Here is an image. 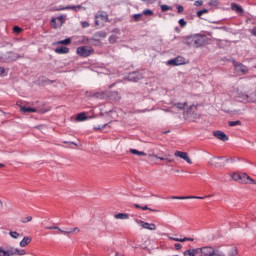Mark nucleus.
Returning <instances> with one entry per match:
<instances>
[{"instance_id": "680f3d73", "label": "nucleus", "mask_w": 256, "mask_h": 256, "mask_svg": "<svg viewBox=\"0 0 256 256\" xmlns=\"http://www.w3.org/2000/svg\"><path fill=\"white\" fill-rule=\"evenodd\" d=\"M0 209H3V202L0 200Z\"/></svg>"}, {"instance_id": "0eeeda50", "label": "nucleus", "mask_w": 256, "mask_h": 256, "mask_svg": "<svg viewBox=\"0 0 256 256\" xmlns=\"http://www.w3.org/2000/svg\"><path fill=\"white\" fill-rule=\"evenodd\" d=\"M168 65H173L174 67H177L179 65H185V59L183 58V56H177L176 58L169 60Z\"/></svg>"}, {"instance_id": "6e6552de", "label": "nucleus", "mask_w": 256, "mask_h": 256, "mask_svg": "<svg viewBox=\"0 0 256 256\" xmlns=\"http://www.w3.org/2000/svg\"><path fill=\"white\" fill-rule=\"evenodd\" d=\"M240 183H249L250 185H256V181L253 180L247 173H240Z\"/></svg>"}, {"instance_id": "39448f33", "label": "nucleus", "mask_w": 256, "mask_h": 256, "mask_svg": "<svg viewBox=\"0 0 256 256\" xmlns=\"http://www.w3.org/2000/svg\"><path fill=\"white\" fill-rule=\"evenodd\" d=\"M140 79H143V74L140 72L134 71L128 74V81L137 83V81H140Z\"/></svg>"}, {"instance_id": "603ef678", "label": "nucleus", "mask_w": 256, "mask_h": 256, "mask_svg": "<svg viewBox=\"0 0 256 256\" xmlns=\"http://www.w3.org/2000/svg\"><path fill=\"white\" fill-rule=\"evenodd\" d=\"M81 25H82L83 29H87V27H89V22L83 21V22H81Z\"/></svg>"}, {"instance_id": "864d4df0", "label": "nucleus", "mask_w": 256, "mask_h": 256, "mask_svg": "<svg viewBox=\"0 0 256 256\" xmlns=\"http://www.w3.org/2000/svg\"><path fill=\"white\" fill-rule=\"evenodd\" d=\"M106 125H107V124H103L102 126L94 127V129H95L96 131H99V130H101V129H105Z\"/></svg>"}, {"instance_id": "1a4fd4ad", "label": "nucleus", "mask_w": 256, "mask_h": 256, "mask_svg": "<svg viewBox=\"0 0 256 256\" xmlns=\"http://www.w3.org/2000/svg\"><path fill=\"white\" fill-rule=\"evenodd\" d=\"M174 155L175 157H180V159H184V161H186V163H188L189 165L193 163V161H191V158H189V154H187V152L176 151Z\"/></svg>"}, {"instance_id": "7c9ffc66", "label": "nucleus", "mask_w": 256, "mask_h": 256, "mask_svg": "<svg viewBox=\"0 0 256 256\" xmlns=\"http://www.w3.org/2000/svg\"><path fill=\"white\" fill-rule=\"evenodd\" d=\"M9 235L12 237V239H19L21 237V234H19L17 231H10Z\"/></svg>"}, {"instance_id": "5fc2aeb1", "label": "nucleus", "mask_w": 256, "mask_h": 256, "mask_svg": "<svg viewBox=\"0 0 256 256\" xmlns=\"http://www.w3.org/2000/svg\"><path fill=\"white\" fill-rule=\"evenodd\" d=\"M46 229H48V230H57V229H59V227L58 226H47Z\"/></svg>"}, {"instance_id": "a878e982", "label": "nucleus", "mask_w": 256, "mask_h": 256, "mask_svg": "<svg viewBox=\"0 0 256 256\" xmlns=\"http://www.w3.org/2000/svg\"><path fill=\"white\" fill-rule=\"evenodd\" d=\"M130 153H132V155H138L139 157H145V152L143 151H139L137 149H130Z\"/></svg>"}, {"instance_id": "393cba45", "label": "nucleus", "mask_w": 256, "mask_h": 256, "mask_svg": "<svg viewBox=\"0 0 256 256\" xmlns=\"http://www.w3.org/2000/svg\"><path fill=\"white\" fill-rule=\"evenodd\" d=\"M184 256H199L197 248L186 250Z\"/></svg>"}, {"instance_id": "79ce46f5", "label": "nucleus", "mask_w": 256, "mask_h": 256, "mask_svg": "<svg viewBox=\"0 0 256 256\" xmlns=\"http://www.w3.org/2000/svg\"><path fill=\"white\" fill-rule=\"evenodd\" d=\"M56 231H59L60 233H63V235H69V233H73V231H67V230H63L61 228L56 229Z\"/></svg>"}, {"instance_id": "6e6d98bb", "label": "nucleus", "mask_w": 256, "mask_h": 256, "mask_svg": "<svg viewBox=\"0 0 256 256\" xmlns=\"http://www.w3.org/2000/svg\"><path fill=\"white\" fill-rule=\"evenodd\" d=\"M5 75V68L0 67V77H3Z\"/></svg>"}, {"instance_id": "f8f14e48", "label": "nucleus", "mask_w": 256, "mask_h": 256, "mask_svg": "<svg viewBox=\"0 0 256 256\" xmlns=\"http://www.w3.org/2000/svg\"><path fill=\"white\" fill-rule=\"evenodd\" d=\"M214 137L220 141H229V136L225 135V132L218 130L213 132Z\"/></svg>"}, {"instance_id": "c756f323", "label": "nucleus", "mask_w": 256, "mask_h": 256, "mask_svg": "<svg viewBox=\"0 0 256 256\" xmlns=\"http://www.w3.org/2000/svg\"><path fill=\"white\" fill-rule=\"evenodd\" d=\"M71 43V38H67L65 40H60L56 43V45H70Z\"/></svg>"}, {"instance_id": "774afa93", "label": "nucleus", "mask_w": 256, "mask_h": 256, "mask_svg": "<svg viewBox=\"0 0 256 256\" xmlns=\"http://www.w3.org/2000/svg\"><path fill=\"white\" fill-rule=\"evenodd\" d=\"M241 72H242V73H245V69H242Z\"/></svg>"}, {"instance_id": "f257e3e1", "label": "nucleus", "mask_w": 256, "mask_h": 256, "mask_svg": "<svg viewBox=\"0 0 256 256\" xmlns=\"http://www.w3.org/2000/svg\"><path fill=\"white\" fill-rule=\"evenodd\" d=\"M185 45H188L189 47H195L196 49H199V47H203L205 45V36L201 34H195L193 36L186 37L184 41Z\"/></svg>"}, {"instance_id": "9b49d317", "label": "nucleus", "mask_w": 256, "mask_h": 256, "mask_svg": "<svg viewBox=\"0 0 256 256\" xmlns=\"http://www.w3.org/2000/svg\"><path fill=\"white\" fill-rule=\"evenodd\" d=\"M226 253H228V256H237L239 255V250L235 245H228L226 246Z\"/></svg>"}, {"instance_id": "13d9d810", "label": "nucleus", "mask_w": 256, "mask_h": 256, "mask_svg": "<svg viewBox=\"0 0 256 256\" xmlns=\"http://www.w3.org/2000/svg\"><path fill=\"white\" fill-rule=\"evenodd\" d=\"M251 33H252V35H254V37H256V28H253Z\"/></svg>"}, {"instance_id": "423d86ee", "label": "nucleus", "mask_w": 256, "mask_h": 256, "mask_svg": "<svg viewBox=\"0 0 256 256\" xmlns=\"http://www.w3.org/2000/svg\"><path fill=\"white\" fill-rule=\"evenodd\" d=\"M112 33H115V34H112L111 36H109L108 41L111 45H114V43H117L119 41V36L117 35H121V30L119 28H116L112 31Z\"/></svg>"}, {"instance_id": "bf43d9fd", "label": "nucleus", "mask_w": 256, "mask_h": 256, "mask_svg": "<svg viewBox=\"0 0 256 256\" xmlns=\"http://www.w3.org/2000/svg\"><path fill=\"white\" fill-rule=\"evenodd\" d=\"M175 32L176 33H181V29H179V27H175Z\"/></svg>"}, {"instance_id": "052dcab7", "label": "nucleus", "mask_w": 256, "mask_h": 256, "mask_svg": "<svg viewBox=\"0 0 256 256\" xmlns=\"http://www.w3.org/2000/svg\"><path fill=\"white\" fill-rule=\"evenodd\" d=\"M68 231H72V233H75V231H79V228H74V229H72V230H68Z\"/></svg>"}, {"instance_id": "5701e85b", "label": "nucleus", "mask_w": 256, "mask_h": 256, "mask_svg": "<svg viewBox=\"0 0 256 256\" xmlns=\"http://www.w3.org/2000/svg\"><path fill=\"white\" fill-rule=\"evenodd\" d=\"M20 111H22V113H37V109L36 108L25 107V106H22L20 108Z\"/></svg>"}, {"instance_id": "4468645a", "label": "nucleus", "mask_w": 256, "mask_h": 256, "mask_svg": "<svg viewBox=\"0 0 256 256\" xmlns=\"http://www.w3.org/2000/svg\"><path fill=\"white\" fill-rule=\"evenodd\" d=\"M140 225L143 229H148V231H155L157 229V226L153 223H147L143 220H140Z\"/></svg>"}, {"instance_id": "338daca9", "label": "nucleus", "mask_w": 256, "mask_h": 256, "mask_svg": "<svg viewBox=\"0 0 256 256\" xmlns=\"http://www.w3.org/2000/svg\"><path fill=\"white\" fill-rule=\"evenodd\" d=\"M71 145H77V144H75L74 142H69Z\"/></svg>"}, {"instance_id": "de8ad7c7", "label": "nucleus", "mask_w": 256, "mask_h": 256, "mask_svg": "<svg viewBox=\"0 0 256 256\" xmlns=\"http://www.w3.org/2000/svg\"><path fill=\"white\" fill-rule=\"evenodd\" d=\"M142 15H153V11L151 9H146L142 12Z\"/></svg>"}, {"instance_id": "37998d69", "label": "nucleus", "mask_w": 256, "mask_h": 256, "mask_svg": "<svg viewBox=\"0 0 256 256\" xmlns=\"http://www.w3.org/2000/svg\"><path fill=\"white\" fill-rule=\"evenodd\" d=\"M22 31H23V29H21V27H19V26H14V28H13V32H14V33L19 34V33H21Z\"/></svg>"}, {"instance_id": "bb28decb", "label": "nucleus", "mask_w": 256, "mask_h": 256, "mask_svg": "<svg viewBox=\"0 0 256 256\" xmlns=\"http://www.w3.org/2000/svg\"><path fill=\"white\" fill-rule=\"evenodd\" d=\"M114 218L115 219H122V220L129 219V214H127V213H118V214L114 215Z\"/></svg>"}, {"instance_id": "2eb2a0df", "label": "nucleus", "mask_w": 256, "mask_h": 256, "mask_svg": "<svg viewBox=\"0 0 256 256\" xmlns=\"http://www.w3.org/2000/svg\"><path fill=\"white\" fill-rule=\"evenodd\" d=\"M197 109V106L191 105L189 108L184 112V115L187 117H197V113H195V110Z\"/></svg>"}, {"instance_id": "4d7b16f0", "label": "nucleus", "mask_w": 256, "mask_h": 256, "mask_svg": "<svg viewBox=\"0 0 256 256\" xmlns=\"http://www.w3.org/2000/svg\"><path fill=\"white\" fill-rule=\"evenodd\" d=\"M174 247L175 249L179 250L182 249L183 245H181V243H176Z\"/></svg>"}, {"instance_id": "dca6fc26", "label": "nucleus", "mask_w": 256, "mask_h": 256, "mask_svg": "<svg viewBox=\"0 0 256 256\" xmlns=\"http://www.w3.org/2000/svg\"><path fill=\"white\" fill-rule=\"evenodd\" d=\"M57 21H60V25H61L63 23V21H65V17L63 15H61L56 18H52L51 23L55 29H57V27H59V25H57Z\"/></svg>"}, {"instance_id": "e433bc0d", "label": "nucleus", "mask_w": 256, "mask_h": 256, "mask_svg": "<svg viewBox=\"0 0 256 256\" xmlns=\"http://www.w3.org/2000/svg\"><path fill=\"white\" fill-rule=\"evenodd\" d=\"M232 179L234 181H239L240 182V180H241V173H234V174H232Z\"/></svg>"}, {"instance_id": "7ed1b4c3", "label": "nucleus", "mask_w": 256, "mask_h": 256, "mask_svg": "<svg viewBox=\"0 0 256 256\" xmlns=\"http://www.w3.org/2000/svg\"><path fill=\"white\" fill-rule=\"evenodd\" d=\"M93 51H94L93 48L89 46H80L77 48L76 53L80 57H89V55H91Z\"/></svg>"}, {"instance_id": "412c9836", "label": "nucleus", "mask_w": 256, "mask_h": 256, "mask_svg": "<svg viewBox=\"0 0 256 256\" xmlns=\"http://www.w3.org/2000/svg\"><path fill=\"white\" fill-rule=\"evenodd\" d=\"M172 107H176V109H178V111H185V107H187V102L172 103Z\"/></svg>"}, {"instance_id": "09e8293b", "label": "nucleus", "mask_w": 256, "mask_h": 256, "mask_svg": "<svg viewBox=\"0 0 256 256\" xmlns=\"http://www.w3.org/2000/svg\"><path fill=\"white\" fill-rule=\"evenodd\" d=\"M99 18L102 19V21H105V19H107V17L105 15L101 14V13H98L96 15V19H99Z\"/></svg>"}, {"instance_id": "cd10ccee", "label": "nucleus", "mask_w": 256, "mask_h": 256, "mask_svg": "<svg viewBox=\"0 0 256 256\" xmlns=\"http://www.w3.org/2000/svg\"><path fill=\"white\" fill-rule=\"evenodd\" d=\"M13 253H14V256H16V255H26L27 252L25 250H21L13 247Z\"/></svg>"}, {"instance_id": "4c0bfd02", "label": "nucleus", "mask_w": 256, "mask_h": 256, "mask_svg": "<svg viewBox=\"0 0 256 256\" xmlns=\"http://www.w3.org/2000/svg\"><path fill=\"white\" fill-rule=\"evenodd\" d=\"M143 17V13H139V14H134L133 15V19H134V21H136V22H139V21H141V18Z\"/></svg>"}, {"instance_id": "f704fd0d", "label": "nucleus", "mask_w": 256, "mask_h": 256, "mask_svg": "<svg viewBox=\"0 0 256 256\" xmlns=\"http://www.w3.org/2000/svg\"><path fill=\"white\" fill-rule=\"evenodd\" d=\"M161 11L165 13V11H171L173 7L168 6L167 4H162L161 6Z\"/></svg>"}, {"instance_id": "58836bf2", "label": "nucleus", "mask_w": 256, "mask_h": 256, "mask_svg": "<svg viewBox=\"0 0 256 256\" xmlns=\"http://www.w3.org/2000/svg\"><path fill=\"white\" fill-rule=\"evenodd\" d=\"M91 41H99V40H96L94 38L89 39L86 36L82 37V43H86L87 44V43H90Z\"/></svg>"}, {"instance_id": "4be33fe9", "label": "nucleus", "mask_w": 256, "mask_h": 256, "mask_svg": "<svg viewBox=\"0 0 256 256\" xmlns=\"http://www.w3.org/2000/svg\"><path fill=\"white\" fill-rule=\"evenodd\" d=\"M33 239L29 236H24L22 241L20 242V247H27L31 243Z\"/></svg>"}, {"instance_id": "c9c22d12", "label": "nucleus", "mask_w": 256, "mask_h": 256, "mask_svg": "<svg viewBox=\"0 0 256 256\" xmlns=\"http://www.w3.org/2000/svg\"><path fill=\"white\" fill-rule=\"evenodd\" d=\"M229 127H237V125H241V121L240 120H236V121H230L228 122Z\"/></svg>"}, {"instance_id": "ea45409f", "label": "nucleus", "mask_w": 256, "mask_h": 256, "mask_svg": "<svg viewBox=\"0 0 256 256\" xmlns=\"http://www.w3.org/2000/svg\"><path fill=\"white\" fill-rule=\"evenodd\" d=\"M208 5H210V7H218L219 6V1H217V0H210Z\"/></svg>"}, {"instance_id": "473e14b6", "label": "nucleus", "mask_w": 256, "mask_h": 256, "mask_svg": "<svg viewBox=\"0 0 256 256\" xmlns=\"http://www.w3.org/2000/svg\"><path fill=\"white\" fill-rule=\"evenodd\" d=\"M95 37H99L100 39H105V37H107V33L105 31H99L95 34Z\"/></svg>"}, {"instance_id": "aec40b11", "label": "nucleus", "mask_w": 256, "mask_h": 256, "mask_svg": "<svg viewBox=\"0 0 256 256\" xmlns=\"http://www.w3.org/2000/svg\"><path fill=\"white\" fill-rule=\"evenodd\" d=\"M206 197H201V196H172V199H180V200H184V199H205Z\"/></svg>"}, {"instance_id": "8fccbe9b", "label": "nucleus", "mask_w": 256, "mask_h": 256, "mask_svg": "<svg viewBox=\"0 0 256 256\" xmlns=\"http://www.w3.org/2000/svg\"><path fill=\"white\" fill-rule=\"evenodd\" d=\"M177 11H178V13H183V11H185V7H183V5H178Z\"/></svg>"}, {"instance_id": "69168bd1", "label": "nucleus", "mask_w": 256, "mask_h": 256, "mask_svg": "<svg viewBox=\"0 0 256 256\" xmlns=\"http://www.w3.org/2000/svg\"><path fill=\"white\" fill-rule=\"evenodd\" d=\"M163 133H164V134H167V133H169V130H167V131H164Z\"/></svg>"}, {"instance_id": "20e7f679", "label": "nucleus", "mask_w": 256, "mask_h": 256, "mask_svg": "<svg viewBox=\"0 0 256 256\" xmlns=\"http://www.w3.org/2000/svg\"><path fill=\"white\" fill-rule=\"evenodd\" d=\"M197 250H198V256H213V254L215 253V249H213V247H210V246L197 248Z\"/></svg>"}, {"instance_id": "f3484780", "label": "nucleus", "mask_w": 256, "mask_h": 256, "mask_svg": "<svg viewBox=\"0 0 256 256\" xmlns=\"http://www.w3.org/2000/svg\"><path fill=\"white\" fill-rule=\"evenodd\" d=\"M134 207H135L136 209H142V211H152L153 213H159V210L149 208V206H147V205L141 206V205H139V204H134Z\"/></svg>"}, {"instance_id": "b1692460", "label": "nucleus", "mask_w": 256, "mask_h": 256, "mask_svg": "<svg viewBox=\"0 0 256 256\" xmlns=\"http://www.w3.org/2000/svg\"><path fill=\"white\" fill-rule=\"evenodd\" d=\"M169 239L171 241H178L180 243H185V241H194L193 238H189V237H184V238H174V237H169Z\"/></svg>"}, {"instance_id": "a18cd8bd", "label": "nucleus", "mask_w": 256, "mask_h": 256, "mask_svg": "<svg viewBox=\"0 0 256 256\" xmlns=\"http://www.w3.org/2000/svg\"><path fill=\"white\" fill-rule=\"evenodd\" d=\"M93 97H95L96 99H103V93L96 92V93H94Z\"/></svg>"}, {"instance_id": "2f4dec72", "label": "nucleus", "mask_w": 256, "mask_h": 256, "mask_svg": "<svg viewBox=\"0 0 256 256\" xmlns=\"http://www.w3.org/2000/svg\"><path fill=\"white\" fill-rule=\"evenodd\" d=\"M205 13H209V9L204 8V9H202V10H199V11L196 13V15H197V17H199V19H201V17H202L203 15H205Z\"/></svg>"}, {"instance_id": "9d476101", "label": "nucleus", "mask_w": 256, "mask_h": 256, "mask_svg": "<svg viewBox=\"0 0 256 256\" xmlns=\"http://www.w3.org/2000/svg\"><path fill=\"white\" fill-rule=\"evenodd\" d=\"M77 9H81V5L77 6H66V7H54L51 9V11H77Z\"/></svg>"}, {"instance_id": "e2e57ef3", "label": "nucleus", "mask_w": 256, "mask_h": 256, "mask_svg": "<svg viewBox=\"0 0 256 256\" xmlns=\"http://www.w3.org/2000/svg\"><path fill=\"white\" fill-rule=\"evenodd\" d=\"M95 25H99V20H96V21H95Z\"/></svg>"}, {"instance_id": "c85d7f7f", "label": "nucleus", "mask_w": 256, "mask_h": 256, "mask_svg": "<svg viewBox=\"0 0 256 256\" xmlns=\"http://www.w3.org/2000/svg\"><path fill=\"white\" fill-rule=\"evenodd\" d=\"M86 119H87V115L85 114V112L78 114L76 117V121H86Z\"/></svg>"}, {"instance_id": "6ab92c4d", "label": "nucleus", "mask_w": 256, "mask_h": 256, "mask_svg": "<svg viewBox=\"0 0 256 256\" xmlns=\"http://www.w3.org/2000/svg\"><path fill=\"white\" fill-rule=\"evenodd\" d=\"M55 53L58 55H67L69 53V48L65 46H61L55 49Z\"/></svg>"}, {"instance_id": "c03bdc74", "label": "nucleus", "mask_w": 256, "mask_h": 256, "mask_svg": "<svg viewBox=\"0 0 256 256\" xmlns=\"http://www.w3.org/2000/svg\"><path fill=\"white\" fill-rule=\"evenodd\" d=\"M180 27H185L187 25V21H185V19L181 18L179 21H178Z\"/></svg>"}, {"instance_id": "a19ab883", "label": "nucleus", "mask_w": 256, "mask_h": 256, "mask_svg": "<svg viewBox=\"0 0 256 256\" xmlns=\"http://www.w3.org/2000/svg\"><path fill=\"white\" fill-rule=\"evenodd\" d=\"M30 221H33V217L27 216L21 219V223H29Z\"/></svg>"}, {"instance_id": "f03ea898", "label": "nucleus", "mask_w": 256, "mask_h": 256, "mask_svg": "<svg viewBox=\"0 0 256 256\" xmlns=\"http://www.w3.org/2000/svg\"><path fill=\"white\" fill-rule=\"evenodd\" d=\"M229 161H231L232 163V158L230 159H224L223 157H213L210 159V161L208 162V165H210L211 167H225V163H229Z\"/></svg>"}, {"instance_id": "ddd939ff", "label": "nucleus", "mask_w": 256, "mask_h": 256, "mask_svg": "<svg viewBox=\"0 0 256 256\" xmlns=\"http://www.w3.org/2000/svg\"><path fill=\"white\" fill-rule=\"evenodd\" d=\"M0 256H14L13 247L10 246L7 249L0 246Z\"/></svg>"}, {"instance_id": "a211bd4d", "label": "nucleus", "mask_w": 256, "mask_h": 256, "mask_svg": "<svg viewBox=\"0 0 256 256\" xmlns=\"http://www.w3.org/2000/svg\"><path fill=\"white\" fill-rule=\"evenodd\" d=\"M231 9L232 11H235V13H239V15H243L244 13L243 7L235 3H231Z\"/></svg>"}, {"instance_id": "3c124183", "label": "nucleus", "mask_w": 256, "mask_h": 256, "mask_svg": "<svg viewBox=\"0 0 256 256\" xmlns=\"http://www.w3.org/2000/svg\"><path fill=\"white\" fill-rule=\"evenodd\" d=\"M194 5H195L196 7H201V5H203V0H197V1H195V2H194Z\"/></svg>"}, {"instance_id": "72a5a7b5", "label": "nucleus", "mask_w": 256, "mask_h": 256, "mask_svg": "<svg viewBox=\"0 0 256 256\" xmlns=\"http://www.w3.org/2000/svg\"><path fill=\"white\" fill-rule=\"evenodd\" d=\"M238 97L239 99H241L242 101H247V99H249V95L243 93V92H240L238 93Z\"/></svg>"}, {"instance_id": "49530a36", "label": "nucleus", "mask_w": 256, "mask_h": 256, "mask_svg": "<svg viewBox=\"0 0 256 256\" xmlns=\"http://www.w3.org/2000/svg\"><path fill=\"white\" fill-rule=\"evenodd\" d=\"M150 158H154V159H159L160 161H165L166 158H163V157H158L157 155L155 154H150L149 155Z\"/></svg>"}, {"instance_id": "0e129e2a", "label": "nucleus", "mask_w": 256, "mask_h": 256, "mask_svg": "<svg viewBox=\"0 0 256 256\" xmlns=\"http://www.w3.org/2000/svg\"><path fill=\"white\" fill-rule=\"evenodd\" d=\"M1 167H5V164H3V163H0V168H1Z\"/></svg>"}]
</instances>
